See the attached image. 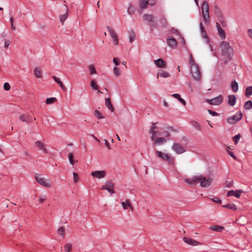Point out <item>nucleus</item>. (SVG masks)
I'll use <instances>...</instances> for the list:
<instances>
[{"instance_id": "nucleus-21", "label": "nucleus", "mask_w": 252, "mask_h": 252, "mask_svg": "<svg viewBox=\"0 0 252 252\" xmlns=\"http://www.w3.org/2000/svg\"><path fill=\"white\" fill-rule=\"evenodd\" d=\"M228 104L230 106H234L236 103V97L234 95H229L228 96Z\"/></svg>"}, {"instance_id": "nucleus-6", "label": "nucleus", "mask_w": 252, "mask_h": 252, "mask_svg": "<svg viewBox=\"0 0 252 252\" xmlns=\"http://www.w3.org/2000/svg\"><path fill=\"white\" fill-rule=\"evenodd\" d=\"M212 179L210 178L207 179L202 175L198 176V183H200V186L202 188H207L211 185Z\"/></svg>"}, {"instance_id": "nucleus-55", "label": "nucleus", "mask_w": 252, "mask_h": 252, "mask_svg": "<svg viewBox=\"0 0 252 252\" xmlns=\"http://www.w3.org/2000/svg\"><path fill=\"white\" fill-rule=\"evenodd\" d=\"M233 185V181L232 180H231L230 181L226 180L225 183V186L227 188H230V187H232Z\"/></svg>"}, {"instance_id": "nucleus-34", "label": "nucleus", "mask_w": 252, "mask_h": 252, "mask_svg": "<svg viewBox=\"0 0 252 252\" xmlns=\"http://www.w3.org/2000/svg\"><path fill=\"white\" fill-rule=\"evenodd\" d=\"M190 124L196 129H197L198 130H201V127L200 125L196 121H192L190 122Z\"/></svg>"}, {"instance_id": "nucleus-58", "label": "nucleus", "mask_w": 252, "mask_h": 252, "mask_svg": "<svg viewBox=\"0 0 252 252\" xmlns=\"http://www.w3.org/2000/svg\"><path fill=\"white\" fill-rule=\"evenodd\" d=\"M3 89L5 91H9V90H10V84L8 83H7V82L5 83L4 84V85H3Z\"/></svg>"}, {"instance_id": "nucleus-31", "label": "nucleus", "mask_w": 252, "mask_h": 252, "mask_svg": "<svg viewBox=\"0 0 252 252\" xmlns=\"http://www.w3.org/2000/svg\"><path fill=\"white\" fill-rule=\"evenodd\" d=\"M222 207L234 211H236L237 210V207L233 203H228L222 206Z\"/></svg>"}, {"instance_id": "nucleus-18", "label": "nucleus", "mask_w": 252, "mask_h": 252, "mask_svg": "<svg viewBox=\"0 0 252 252\" xmlns=\"http://www.w3.org/2000/svg\"><path fill=\"white\" fill-rule=\"evenodd\" d=\"M154 63L158 68H166V62L161 59L155 60Z\"/></svg>"}, {"instance_id": "nucleus-35", "label": "nucleus", "mask_w": 252, "mask_h": 252, "mask_svg": "<svg viewBox=\"0 0 252 252\" xmlns=\"http://www.w3.org/2000/svg\"><path fill=\"white\" fill-rule=\"evenodd\" d=\"M252 95V86L248 87L245 91V95L249 97Z\"/></svg>"}, {"instance_id": "nucleus-62", "label": "nucleus", "mask_w": 252, "mask_h": 252, "mask_svg": "<svg viewBox=\"0 0 252 252\" xmlns=\"http://www.w3.org/2000/svg\"><path fill=\"white\" fill-rule=\"evenodd\" d=\"M126 202L127 204L128 207H129L130 209L133 211L134 208L132 206L130 200L129 199H126Z\"/></svg>"}, {"instance_id": "nucleus-61", "label": "nucleus", "mask_w": 252, "mask_h": 252, "mask_svg": "<svg viewBox=\"0 0 252 252\" xmlns=\"http://www.w3.org/2000/svg\"><path fill=\"white\" fill-rule=\"evenodd\" d=\"M208 112H209V113L212 116H219V114L213 111V110H208Z\"/></svg>"}, {"instance_id": "nucleus-47", "label": "nucleus", "mask_w": 252, "mask_h": 252, "mask_svg": "<svg viewBox=\"0 0 252 252\" xmlns=\"http://www.w3.org/2000/svg\"><path fill=\"white\" fill-rule=\"evenodd\" d=\"M149 133L152 134L151 138L152 141H154L156 138V136L159 134V132L157 130H154L153 132H149Z\"/></svg>"}, {"instance_id": "nucleus-43", "label": "nucleus", "mask_w": 252, "mask_h": 252, "mask_svg": "<svg viewBox=\"0 0 252 252\" xmlns=\"http://www.w3.org/2000/svg\"><path fill=\"white\" fill-rule=\"evenodd\" d=\"M58 234L62 236L63 237H64L65 234V229L63 226H61L58 229Z\"/></svg>"}, {"instance_id": "nucleus-24", "label": "nucleus", "mask_w": 252, "mask_h": 252, "mask_svg": "<svg viewBox=\"0 0 252 252\" xmlns=\"http://www.w3.org/2000/svg\"><path fill=\"white\" fill-rule=\"evenodd\" d=\"M52 78L53 79H54V80L57 82L61 87V88H62V89L65 92L66 91V87L64 86V85L63 84V83H62V82L61 81H60V79L59 78H58L57 77L55 76H52Z\"/></svg>"}, {"instance_id": "nucleus-37", "label": "nucleus", "mask_w": 252, "mask_h": 252, "mask_svg": "<svg viewBox=\"0 0 252 252\" xmlns=\"http://www.w3.org/2000/svg\"><path fill=\"white\" fill-rule=\"evenodd\" d=\"M68 158L69 161V163L71 165H73L75 162H77V160H73V155L72 153H69L68 155Z\"/></svg>"}, {"instance_id": "nucleus-11", "label": "nucleus", "mask_w": 252, "mask_h": 252, "mask_svg": "<svg viewBox=\"0 0 252 252\" xmlns=\"http://www.w3.org/2000/svg\"><path fill=\"white\" fill-rule=\"evenodd\" d=\"M172 149L177 154H181L186 152L185 147L177 143H173L172 146Z\"/></svg>"}, {"instance_id": "nucleus-30", "label": "nucleus", "mask_w": 252, "mask_h": 252, "mask_svg": "<svg viewBox=\"0 0 252 252\" xmlns=\"http://www.w3.org/2000/svg\"><path fill=\"white\" fill-rule=\"evenodd\" d=\"M159 76L163 78H168L170 76L168 72L163 70H161L160 72L158 73L157 75V78H158Z\"/></svg>"}, {"instance_id": "nucleus-4", "label": "nucleus", "mask_w": 252, "mask_h": 252, "mask_svg": "<svg viewBox=\"0 0 252 252\" xmlns=\"http://www.w3.org/2000/svg\"><path fill=\"white\" fill-rule=\"evenodd\" d=\"M143 20L147 21L151 27V30L153 31L152 28H157L158 24L156 21L154 20V16L153 14H145L143 15Z\"/></svg>"}, {"instance_id": "nucleus-41", "label": "nucleus", "mask_w": 252, "mask_h": 252, "mask_svg": "<svg viewBox=\"0 0 252 252\" xmlns=\"http://www.w3.org/2000/svg\"><path fill=\"white\" fill-rule=\"evenodd\" d=\"M57 101V98L55 97H50L46 99L45 102L47 104H53Z\"/></svg>"}, {"instance_id": "nucleus-5", "label": "nucleus", "mask_w": 252, "mask_h": 252, "mask_svg": "<svg viewBox=\"0 0 252 252\" xmlns=\"http://www.w3.org/2000/svg\"><path fill=\"white\" fill-rule=\"evenodd\" d=\"M190 73L194 80L196 81H199L200 80L201 74L198 65L192 66L190 68Z\"/></svg>"}, {"instance_id": "nucleus-54", "label": "nucleus", "mask_w": 252, "mask_h": 252, "mask_svg": "<svg viewBox=\"0 0 252 252\" xmlns=\"http://www.w3.org/2000/svg\"><path fill=\"white\" fill-rule=\"evenodd\" d=\"M157 123H152V126L149 129V132H153V131L155 130V129H157V126H156Z\"/></svg>"}, {"instance_id": "nucleus-16", "label": "nucleus", "mask_w": 252, "mask_h": 252, "mask_svg": "<svg viewBox=\"0 0 252 252\" xmlns=\"http://www.w3.org/2000/svg\"><path fill=\"white\" fill-rule=\"evenodd\" d=\"M243 191L242 190L239 189L236 191H234L233 190H229L227 193V196L229 197L230 196H234L236 198H239L240 197L241 193L243 192Z\"/></svg>"}, {"instance_id": "nucleus-7", "label": "nucleus", "mask_w": 252, "mask_h": 252, "mask_svg": "<svg viewBox=\"0 0 252 252\" xmlns=\"http://www.w3.org/2000/svg\"><path fill=\"white\" fill-rule=\"evenodd\" d=\"M243 118V113L238 111L233 116L229 117L226 119V122L230 124L233 125L241 120Z\"/></svg>"}, {"instance_id": "nucleus-22", "label": "nucleus", "mask_w": 252, "mask_h": 252, "mask_svg": "<svg viewBox=\"0 0 252 252\" xmlns=\"http://www.w3.org/2000/svg\"><path fill=\"white\" fill-rule=\"evenodd\" d=\"M150 1V0H139L138 4L140 8L142 9L146 8Z\"/></svg>"}, {"instance_id": "nucleus-53", "label": "nucleus", "mask_w": 252, "mask_h": 252, "mask_svg": "<svg viewBox=\"0 0 252 252\" xmlns=\"http://www.w3.org/2000/svg\"><path fill=\"white\" fill-rule=\"evenodd\" d=\"M240 137H241V135L240 134H238L235 135L233 137V140L234 141V143L235 144H237V143L238 142V141L240 140Z\"/></svg>"}, {"instance_id": "nucleus-39", "label": "nucleus", "mask_w": 252, "mask_h": 252, "mask_svg": "<svg viewBox=\"0 0 252 252\" xmlns=\"http://www.w3.org/2000/svg\"><path fill=\"white\" fill-rule=\"evenodd\" d=\"M135 7L131 4H129V5L127 9V13L131 15L133 14L135 12Z\"/></svg>"}, {"instance_id": "nucleus-20", "label": "nucleus", "mask_w": 252, "mask_h": 252, "mask_svg": "<svg viewBox=\"0 0 252 252\" xmlns=\"http://www.w3.org/2000/svg\"><path fill=\"white\" fill-rule=\"evenodd\" d=\"M166 139L163 137H158L154 139V144L155 145H161L166 142Z\"/></svg>"}, {"instance_id": "nucleus-33", "label": "nucleus", "mask_w": 252, "mask_h": 252, "mask_svg": "<svg viewBox=\"0 0 252 252\" xmlns=\"http://www.w3.org/2000/svg\"><path fill=\"white\" fill-rule=\"evenodd\" d=\"M135 39V34L133 30L129 32V40L130 42H132Z\"/></svg>"}, {"instance_id": "nucleus-38", "label": "nucleus", "mask_w": 252, "mask_h": 252, "mask_svg": "<svg viewBox=\"0 0 252 252\" xmlns=\"http://www.w3.org/2000/svg\"><path fill=\"white\" fill-rule=\"evenodd\" d=\"M244 108L246 110H250L252 108V101L248 100L244 104Z\"/></svg>"}, {"instance_id": "nucleus-10", "label": "nucleus", "mask_w": 252, "mask_h": 252, "mask_svg": "<svg viewBox=\"0 0 252 252\" xmlns=\"http://www.w3.org/2000/svg\"><path fill=\"white\" fill-rule=\"evenodd\" d=\"M114 188V185L112 181H108L106 182L105 185L103 186L101 189L102 190H107L111 194H113L115 193Z\"/></svg>"}, {"instance_id": "nucleus-8", "label": "nucleus", "mask_w": 252, "mask_h": 252, "mask_svg": "<svg viewBox=\"0 0 252 252\" xmlns=\"http://www.w3.org/2000/svg\"><path fill=\"white\" fill-rule=\"evenodd\" d=\"M36 181L41 185L47 188H50L51 184L49 180H46L41 175H36L35 176Z\"/></svg>"}, {"instance_id": "nucleus-29", "label": "nucleus", "mask_w": 252, "mask_h": 252, "mask_svg": "<svg viewBox=\"0 0 252 252\" xmlns=\"http://www.w3.org/2000/svg\"><path fill=\"white\" fill-rule=\"evenodd\" d=\"M172 96L177 99L182 104L185 105L186 104V101L181 97V96L178 94H173L172 95Z\"/></svg>"}, {"instance_id": "nucleus-28", "label": "nucleus", "mask_w": 252, "mask_h": 252, "mask_svg": "<svg viewBox=\"0 0 252 252\" xmlns=\"http://www.w3.org/2000/svg\"><path fill=\"white\" fill-rule=\"evenodd\" d=\"M230 87L233 92L236 93L238 90V83L234 80L231 82Z\"/></svg>"}, {"instance_id": "nucleus-3", "label": "nucleus", "mask_w": 252, "mask_h": 252, "mask_svg": "<svg viewBox=\"0 0 252 252\" xmlns=\"http://www.w3.org/2000/svg\"><path fill=\"white\" fill-rule=\"evenodd\" d=\"M157 156L161 158V159L167 161L169 164H173L174 163V160L169 154H165L160 151H157L156 152Z\"/></svg>"}, {"instance_id": "nucleus-50", "label": "nucleus", "mask_w": 252, "mask_h": 252, "mask_svg": "<svg viewBox=\"0 0 252 252\" xmlns=\"http://www.w3.org/2000/svg\"><path fill=\"white\" fill-rule=\"evenodd\" d=\"M113 72H114V74L115 75V76L116 77H118V76H120V74H121V72L120 71V69L117 67H114V68H113Z\"/></svg>"}, {"instance_id": "nucleus-19", "label": "nucleus", "mask_w": 252, "mask_h": 252, "mask_svg": "<svg viewBox=\"0 0 252 252\" xmlns=\"http://www.w3.org/2000/svg\"><path fill=\"white\" fill-rule=\"evenodd\" d=\"M64 7H65L66 12L65 13L61 15L60 16V21L62 23V24L64 23V22L65 21V20L67 19L68 15V7L66 5H64Z\"/></svg>"}, {"instance_id": "nucleus-64", "label": "nucleus", "mask_w": 252, "mask_h": 252, "mask_svg": "<svg viewBox=\"0 0 252 252\" xmlns=\"http://www.w3.org/2000/svg\"><path fill=\"white\" fill-rule=\"evenodd\" d=\"M227 153L228 154V155L231 157L232 158H233L234 159H237V158L235 156V155L234 154L233 152H231V151H227Z\"/></svg>"}, {"instance_id": "nucleus-51", "label": "nucleus", "mask_w": 252, "mask_h": 252, "mask_svg": "<svg viewBox=\"0 0 252 252\" xmlns=\"http://www.w3.org/2000/svg\"><path fill=\"white\" fill-rule=\"evenodd\" d=\"M189 64L191 65V67L192 66H193L197 65H198V64L195 63L194 61V60L193 59L192 54L190 55V58H189Z\"/></svg>"}, {"instance_id": "nucleus-27", "label": "nucleus", "mask_w": 252, "mask_h": 252, "mask_svg": "<svg viewBox=\"0 0 252 252\" xmlns=\"http://www.w3.org/2000/svg\"><path fill=\"white\" fill-rule=\"evenodd\" d=\"M36 146L38 148L39 150H42L44 152L45 154L47 153V150L45 147L44 145L42 143H41L40 141H37L35 142Z\"/></svg>"}, {"instance_id": "nucleus-56", "label": "nucleus", "mask_w": 252, "mask_h": 252, "mask_svg": "<svg viewBox=\"0 0 252 252\" xmlns=\"http://www.w3.org/2000/svg\"><path fill=\"white\" fill-rule=\"evenodd\" d=\"M212 200L213 202L217 203L218 204H220L221 203V200L217 197H213V198H212Z\"/></svg>"}, {"instance_id": "nucleus-1", "label": "nucleus", "mask_w": 252, "mask_h": 252, "mask_svg": "<svg viewBox=\"0 0 252 252\" xmlns=\"http://www.w3.org/2000/svg\"><path fill=\"white\" fill-rule=\"evenodd\" d=\"M221 48V54L224 57L223 63L226 64L227 62L232 60L234 55L233 48L230 46L228 42L222 41L220 44Z\"/></svg>"}, {"instance_id": "nucleus-59", "label": "nucleus", "mask_w": 252, "mask_h": 252, "mask_svg": "<svg viewBox=\"0 0 252 252\" xmlns=\"http://www.w3.org/2000/svg\"><path fill=\"white\" fill-rule=\"evenodd\" d=\"M73 181L75 183H77L78 181V174L75 173V172H73Z\"/></svg>"}, {"instance_id": "nucleus-23", "label": "nucleus", "mask_w": 252, "mask_h": 252, "mask_svg": "<svg viewBox=\"0 0 252 252\" xmlns=\"http://www.w3.org/2000/svg\"><path fill=\"white\" fill-rule=\"evenodd\" d=\"M105 103L106 107L111 111L114 112V108L111 102V99L109 97L106 98L105 99Z\"/></svg>"}, {"instance_id": "nucleus-9", "label": "nucleus", "mask_w": 252, "mask_h": 252, "mask_svg": "<svg viewBox=\"0 0 252 252\" xmlns=\"http://www.w3.org/2000/svg\"><path fill=\"white\" fill-rule=\"evenodd\" d=\"M223 101V96L219 95L217 97H214L212 99H207L206 101L211 105H219Z\"/></svg>"}, {"instance_id": "nucleus-36", "label": "nucleus", "mask_w": 252, "mask_h": 252, "mask_svg": "<svg viewBox=\"0 0 252 252\" xmlns=\"http://www.w3.org/2000/svg\"><path fill=\"white\" fill-rule=\"evenodd\" d=\"M19 120L23 122L30 123L29 117L23 114L20 116Z\"/></svg>"}, {"instance_id": "nucleus-48", "label": "nucleus", "mask_w": 252, "mask_h": 252, "mask_svg": "<svg viewBox=\"0 0 252 252\" xmlns=\"http://www.w3.org/2000/svg\"><path fill=\"white\" fill-rule=\"evenodd\" d=\"M91 87L94 90H98V86L96 85V82H95L94 80H92L91 81Z\"/></svg>"}, {"instance_id": "nucleus-45", "label": "nucleus", "mask_w": 252, "mask_h": 252, "mask_svg": "<svg viewBox=\"0 0 252 252\" xmlns=\"http://www.w3.org/2000/svg\"><path fill=\"white\" fill-rule=\"evenodd\" d=\"M88 67L89 68L91 75L96 73V70L93 65H90Z\"/></svg>"}, {"instance_id": "nucleus-25", "label": "nucleus", "mask_w": 252, "mask_h": 252, "mask_svg": "<svg viewBox=\"0 0 252 252\" xmlns=\"http://www.w3.org/2000/svg\"><path fill=\"white\" fill-rule=\"evenodd\" d=\"M34 75L37 78H40L42 77L41 70L39 67H36L34 69Z\"/></svg>"}, {"instance_id": "nucleus-63", "label": "nucleus", "mask_w": 252, "mask_h": 252, "mask_svg": "<svg viewBox=\"0 0 252 252\" xmlns=\"http://www.w3.org/2000/svg\"><path fill=\"white\" fill-rule=\"evenodd\" d=\"M113 61L116 66H118L120 64V62L118 58H114Z\"/></svg>"}, {"instance_id": "nucleus-2", "label": "nucleus", "mask_w": 252, "mask_h": 252, "mask_svg": "<svg viewBox=\"0 0 252 252\" xmlns=\"http://www.w3.org/2000/svg\"><path fill=\"white\" fill-rule=\"evenodd\" d=\"M201 11L204 21L208 23L210 21L209 5L207 1H204L202 3Z\"/></svg>"}, {"instance_id": "nucleus-60", "label": "nucleus", "mask_w": 252, "mask_h": 252, "mask_svg": "<svg viewBox=\"0 0 252 252\" xmlns=\"http://www.w3.org/2000/svg\"><path fill=\"white\" fill-rule=\"evenodd\" d=\"M170 32L172 34H176L177 35L179 34L178 31L174 28H172L170 30Z\"/></svg>"}, {"instance_id": "nucleus-17", "label": "nucleus", "mask_w": 252, "mask_h": 252, "mask_svg": "<svg viewBox=\"0 0 252 252\" xmlns=\"http://www.w3.org/2000/svg\"><path fill=\"white\" fill-rule=\"evenodd\" d=\"M185 181L189 185L195 186L198 183V176H193L192 178L186 179Z\"/></svg>"}, {"instance_id": "nucleus-40", "label": "nucleus", "mask_w": 252, "mask_h": 252, "mask_svg": "<svg viewBox=\"0 0 252 252\" xmlns=\"http://www.w3.org/2000/svg\"><path fill=\"white\" fill-rule=\"evenodd\" d=\"M106 29H107L109 33L111 35V37H113L114 35H115L117 33L115 32L114 30L109 26L106 27Z\"/></svg>"}, {"instance_id": "nucleus-15", "label": "nucleus", "mask_w": 252, "mask_h": 252, "mask_svg": "<svg viewBox=\"0 0 252 252\" xmlns=\"http://www.w3.org/2000/svg\"><path fill=\"white\" fill-rule=\"evenodd\" d=\"M216 27L218 30V34L222 40L224 39L226 37L225 32L221 28L220 25L218 23H216Z\"/></svg>"}, {"instance_id": "nucleus-52", "label": "nucleus", "mask_w": 252, "mask_h": 252, "mask_svg": "<svg viewBox=\"0 0 252 252\" xmlns=\"http://www.w3.org/2000/svg\"><path fill=\"white\" fill-rule=\"evenodd\" d=\"M64 249L66 252H69L72 250V245L70 243H67L64 246Z\"/></svg>"}, {"instance_id": "nucleus-12", "label": "nucleus", "mask_w": 252, "mask_h": 252, "mask_svg": "<svg viewBox=\"0 0 252 252\" xmlns=\"http://www.w3.org/2000/svg\"><path fill=\"white\" fill-rule=\"evenodd\" d=\"M166 43L172 49L176 48L178 44L177 41L172 36H169L167 38Z\"/></svg>"}, {"instance_id": "nucleus-46", "label": "nucleus", "mask_w": 252, "mask_h": 252, "mask_svg": "<svg viewBox=\"0 0 252 252\" xmlns=\"http://www.w3.org/2000/svg\"><path fill=\"white\" fill-rule=\"evenodd\" d=\"M94 115L98 119L103 118L102 114L97 110H96L94 111Z\"/></svg>"}, {"instance_id": "nucleus-57", "label": "nucleus", "mask_w": 252, "mask_h": 252, "mask_svg": "<svg viewBox=\"0 0 252 252\" xmlns=\"http://www.w3.org/2000/svg\"><path fill=\"white\" fill-rule=\"evenodd\" d=\"M10 22L11 24V29L12 30H15L16 28L14 25V18L13 17H11L10 19Z\"/></svg>"}, {"instance_id": "nucleus-49", "label": "nucleus", "mask_w": 252, "mask_h": 252, "mask_svg": "<svg viewBox=\"0 0 252 252\" xmlns=\"http://www.w3.org/2000/svg\"><path fill=\"white\" fill-rule=\"evenodd\" d=\"M201 35L203 38H204L206 39V43H208L209 42V38L207 35L206 31L201 32Z\"/></svg>"}, {"instance_id": "nucleus-26", "label": "nucleus", "mask_w": 252, "mask_h": 252, "mask_svg": "<svg viewBox=\"0 0 252 252\" xmlns=\"http://www.w3.org/2000/svg\"><path fill=\"white\" fill-rule=\"evenodd\" d=\"M214 14H215L217 18L223 15L221 11L220 8L217 5H215L214 6Z\"/></svg>"}, {"instance_id": "nucleus-13", "label": "nucleus", "mask_w": 252, "mask_h": 252, "mask_svg": "<svg viewBox=\"0 0 252 252\" xmlns=\"http://www.w3.org/2000/svg\"><path fill=\"white\" fill-rule=\"evenodd\" d=\"M106 174V171L104 170H97L92 172L91 175L94 177L102 179L105 177Z\"/></svg>"}, {"instance_id": "nucleus-32", "label": "nucleus", "mask_w": 252, "mask_h": 252, "mask_svg": "<svg viewBox=\"0 0 252 252\" xmlns=\"http://www.w3.org/2000/svg\"><path fill=\"white\" fill-rule=\"evenodd\" d=\"M210 228L213 231L217 232H221L224 229L223 226L220 225H214L210 227Z\"/></svg>"}, {"instance_id": "nucleus-42", "label": "nucleus", "mask_w": 252, "mask_h": 252, "mask_svg": "<svg viewBox=\"0 0 252 252\" xmlns=\"http://www.w3.org/2000/svg\"><path fill=\"white\" fill-rule=\"evenodd\" d=\"M160 23L163 28L166 27L168 24V22L164 17H162L160 19Z\"/></svg>"}, {"instance_id": "nucleus-44", "label": "nucleus", "mask_w": 252, "mask_h": 252, "mask_svg": "<svg viewBox=\"0 0 252 252\" xmlns=\"http://www.w3.org/2000/svg\"><path fill=\"white\" fill-rule=\"evenodd\" d=\"M217 18H218V21L220 23V24H221V25L223 27H224L226 26V23L223 18V15H222L220 17H219Z\"/></svg>"}, {"instance_id": "nucleus-14", "label": "nucleus", "mask_w": 252, "mask_h": 252, "mask_svg": "<svg viewBox=\"0 0 252 252\" xmlns=\"http://www.w3.org/2000/svg\"><path fill=\"white\" fill-rule=\"evenodd\" d=\"M183 240L187 244H188L189 245H191V246H197V245L202 244V243H201L194 239L187 238V237H184Z\"/></svg>"}]
</instances>
